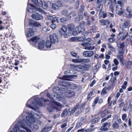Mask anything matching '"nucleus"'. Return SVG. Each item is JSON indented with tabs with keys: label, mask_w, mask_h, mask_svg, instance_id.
Returning <instances> with one entry per match:
<instances>
[{
	"label": "nucleus",
	"mask_w": 132,
	"mask_h": 132,
	"mask_svg": "<svg viewBox=\"0 0 132 132\" xmlns=\"http://www.w3.org/2000/svg\"><path fill=\"white\" fill-rule=\"evenodd\" d=\"M18 122L19 125L22 128L25 129L27 132H32L31 131L30 129L27 128V127H30L32 130H35L38 129V126L33 123L34 122L32 123L30 125L29 122L27 121L26 122L25 119L22 120L21 122Z\"/></svg>",
	"instance_id": "1"
},
{
	"label": "nucleus",
	"mask_w": 132,
	"mask_h": 132,
	"mask_svg": "<svg viewBox=\"0 0 132 132\" xmlns=\"http://www.w3.org/2000/svg\"><path fill=\"white\" fill-rule=\"evenodd\" d=\"M34 103L31 102V103L29 105L28 103H26V106L28 107L31 109H34L35 108L38 109V105L40 106H44V105L43 103V101H44V104L45 105V102L47 101V100H45L44 98H42L41 99H39L37 97H35L34 99Z\"/></svg>",
	"instance_id": "2"
},
{
	"label": "nucleus",
	"mask_w": 132,
	"mask_h": 132,
	"mask_svg": "<svg viewBox=\"0 0 132 132\" xmlns=\"http://www.w3.org/2000/svg\"><path fill=\"white\" fill-rule=\"evenodd\" d=\"M24 112H25L29 116H28L26 117L27 121L29 122L30 125L32 123L34 122L35 121L34 118L37 119H40V117L38 114L36 113H34L33 112H29L28 111H26L24 110Z\"/></svg>",
	"instance_id": "3"
},
{
	"label": "nucleus",
	"mask_w": 132,
	"mask_h": 132,
	"mask_svg": "<svg viewBox=\"0 0 132 132\" xmlns=\"http://www.w3.org/2000/svg\"><path fill=\"white\" fill-rule=\"evenodd\" d=\"M116 6V12L117 14L119 15L122 14L123 11L122 9L123 4L124 3L123 0H113Z\"/></svg>",
	"instance_id": "4"
},
{
	"label": "nucleus",
	"mask_w": 132,
	"mask_h": 132,
	"mask_svg": "<svg viewBox=\"0 0 132 132\" xmlns=\"http://www.w3.org/2000/svg\"><path fill=\"white\" fill-rule=\"evenodd\" d=\"M61 79L62 80L59 82V84L60 85L59 87H54L53 89V91L54 92L60 94H62L63 93V91H65L67 88L65 86L62 84L63 83V80H64L62 78H61Z\"/></svg>",
	"instance_id": "5"
},
{
	"label": "nucleus",
	"mask_w": 132,
	"mask_h": 132,
	"mask_svg": "<svg viewBox=\"0 0 132 132\" xmlns=\"http://www.w3.org/2000/svg\"><path fill=\"white\" fill-rule=\"evenodd\" d=\"M54 92L56 93V96H55V95H52L51 96L49 93H47V96L51 100L53 99V100H54L55 99L58 101L61 102L64 104L66 103V101L65 99L63 97L62 95H61V94H59L57 93Z\"/></svg>",
	"instance_id": "6"
},
{
	"label": "nucleus",
	"mask_w": 132,
	"mask_h": 132,
	"mask_svg": "<svg viewBox=\"0 0 132 132\" xmlns=\"http://www.w3.org/2000/svg\"><path fill=\"white\" fill-rule=\"evenodd\" d=\"M27 10L30 13L36 12L39 11L44 14L45 13V12L41 9L38 8H36L33 5L31 4H28Z\"/></svg>",
	"instance_id": "7"
},
{
	"label": "nucleus",
	"mask_w": 132,
	"mask_h": 132,
	"mask_svg": "<svg viewBox=\"0 0 132 132\" xmlns=\"http://www.w3.org/2000/svg\"><path fill=\"white\" fill-rule=\"evenodd\" d=\"M52 107L54 110H55L56 112L61 110L62 105L60 103L53 100L52 101Z\"/></svg>",
	"instance_id": "8"
},
{
	"label": "nucleus",
	"mask_w": 132,
	"mask_h": 132,
	"mask_svg": "<svg viewBox=\"0 0 132 132\" xmlns=\"http://www.w3.org/2000/svg\"><path fill=\"white\" fill-rule=\"evenodd\" d=\"M67 27L65 26H62L61 29L59 30L60 33L64 38H66L68 36L67 34Z\"/></svg>",
	"instance_id": "9"
},
{
	"label": "nucleus",
	"mask_w": 132,
	"mask_h": 132,
	"mask_svg": "<svg viewBox=\"0 0 132 132\" xmlns=\"http://www.w3.org/2000/svg\"><path fill=\"white\" fill-rule=\"evenodd\" d=\"M85 30V28L83 27L79 26L76 28L74 31L75 34L77 35L80 32H83Z\"/></svg>",
	"instance_id": "10"
},
{
	"label": "nucleus",
	"mask_w": 132,
	"mask_h": 132,
	"mask_svg": "<svg viewBox=\"0 0 132 132\" xmlns=\"http://www.w3.org/2000/svg\"><path fill=\"white\" fill-rule=\"evenodd\" d=\"M75 94V93L73 90H69L64 93V95L66 97H70L74 96Z\"/></svg>",
	"instance_id": "11"
},
{
	"label": "nucleus",
	"mask_w": 132,
	"mask_h": 132,
	"mask_svg": "<svg viewBox=\"0 0 132 132\" xmlns=\"http://www.w3.org/2000/svg\"><path fill=\"white\" fill-rule=\"evenodd\" d=\"M50 40L52 43L54 44L55 42L57 43L58 40L56 34L54 33L52 35H50Z\"/></svg>",
	"instance_id": "12"
},
{
	"label": "nucleus",
	"mask_w": 132,
	"mask_h": 132,
	"mask_svg": "<svg viewBox=\"0 0 132 132\" xmlns=\"http://www.w3.org/2000/svg\"><path fill=\"white\" fill-rule=\"evenodd\" d=\"M94 54L93 51L92 50L86 51L83 53V55L85 57H90L92 56Z\"/></svg>",
	"instance_id": "13"
},
{
	"label": "nucleus",
	"mask_w": 132,
	"mask_h": 132,
	"mask_svg": "<svg viewBox=\"0 0 132 132\" xmlns=\"http://www.w3.org/2000/svg\"><path fill=\"white\" fill-rule=\"evenodd\" d=\"M66 85L68 88H70L72 89H76L78 87L77 85L73 84L72 82H68L66 83Z\"/></svg>",
	"instance_id": "14"
},
{
	"label": "nucleus",
	"mask_w": 132,
	"mask_h": 132,
	"mask_svg": "<svg viewBox=\"0 0 132 132\" xmlns=\"http://www.w3.org/2000/svg\"><path fill=\"white\" fill-rule=\"evenodd\" d=\"M110 126V123L106 122L103 124V125L101 128V130H102L106 131Z\"/></svg>",
	"instance_id": "15"
},
{
	"label": "nucleus",
	"mask_w": 132,
	"mask_h": 132,
	"mask_svg": "<svg viewBox=\"0 0 132 132\" xmlns=\"http://www.w3.org/2000/svg\"><path fill=\"white\" fill-rule=\"evenodd\" d=\"M40 40V38L38 36H36L32 37L30 39V42L34 44H37Z\"/></svg>",
	"instance_id": "16"
},
{
	"label": "nucleus",
	"mask_w": 132,
	"mask_h": 132,
	"mask_svg": "<svg viewBox=\"0 0 132 132\" xmlns=\"http://www.w3.org/2000/svg\"><path fill=\"white\" fill-rule=\"evenodd\" d=\"M32 18L37 20H40L43 18V17L40 14L37 13L36 14H32L31 15Z\"/></svg>",
	"instance_id": "17"
},
{
	"label": "nucleus",
	"mask_w": 132,
	"mask_h": 132,
	"mask_svg": "<svg viewBox=\"0 0 132 132\" xmlns=\"http://www.w3.org/2000/svg\"><path fill=\"white\" fill-rule=\"evenodd\" d=\"M34 34V31L32 28H29L27 29V32L26 33L27 37H30L33 35Z\"/></svg>",
	"instance_id": "18"
},
{
	"label": "nucleus",
	"mask_w": 132,
	"mask_h": 132,
	"mask_svg": "<svg viewBox=\"0 0 132 132\" xmlns=\"http://www.w3.org/2000/svg\"><path fill=\"white\" fill-rule=\"evenodd\" d=\"M123 14L124 15L128 18H130L132 17V13L131 11H125Z\"/></svg>",
	"instance_id": "19"
},
{
	"label": "nucleus",
	"mask_w": 132,
	"mask_h": 132,
	"mask_svg": "<svg viewBox=\"0 0 132 132\" xmlns=\"http://www.w3.org/2000/svg\"><path fill=\"white\" fill-rule=\"evenodd\" d=\"M45 42L44 40H42L39 42L38 45V49L41 50L44 47Z\"/></svg>",
	"instance_id": "20"
},
{
	"label": "nucleus",
	"mask_w": 132,
	"mask_h": 132,
	"mask_svg": "<svg viewBox=\"0 0 132 132\" xmlns=\"http://www.w3.org/2000/svg\"><path fill=\"white\" fill-rule=\"evenodd\" d=\"M13 130L15 132H26L23 130H20L18 127V125L17 124L15 125Z\"/></svg>",
	"instance_id": "21"
},
{
	"label": "nucleus",
	"mask_w": 132,
	"mask_h": 132,
	"mask_svg": "<svg viewBox=\"0 0 132 132\" xmlns=\"http://www.w3.org/2000/svg\"><path fill=\"white\" fill-rule=\"evenodd\" d=\"M99 21L101 22V25L102 26L105 25L106 24H109L110 23V21L108 20H100Z\"/></svg>",
	"instance_id": "22"
},
{
	"label": "nucleus",
	"mask_w": 132,
	"mask_h": 132,
	"mask_svg": "<svg viewBox=\"0 0 132 132\" xmlns=\"http://www.w3.org/2000/svg\"><path fill=\"white\" fill-rule=\"evenodd\" d=\"M75 69L79 71H82L84 69V67L82 65H76L74 67Z\"/></svg>",
	"instance_id": "23"
},
{
	"label": "nucleus",
	"mask_w": 132,
	"mask_h": 132,
	"mask_svg": "<svg viewBox=\"0 0 132 132\" xmlns=\"http://www.w3.org/2000/svg\"><path fill=\"white\" fill-rule=\"evenodd\" d=\"M32 2L34 3L40 7L42 5L43 2L41 0H37L36 1V0H32Z\"/></svg>",
	"instance_id": "24"
},
{
	"label": "nucleus",
	"mask_w": 132,
	"mask_h": 132,
	"mask_svg": "<svg viewBox=\"0 0 132 132\" xmlns=\"http://www.w3.org/2000/svg\"><path fill=\"white\" fill-rule=\"evenodd\" d=\"M79 62H81L82 63H87L90 61V60L88 59H79Z\"/></svg>",
	"instance_id": "25"
},
{
	"label": "nucleus",
	"mask_w": 132,
	"mask_h": 132,
	"mask_svg": "<svg viewBox=\"0 0 132 132\" xmlns=\"http://www.w3.org/2000/svg\"><path fill=\"white\" fill-rule=\"evenodd\" d=\"M116 7L115 4L112 3L110 5L109 7V10L111 12H113L114 7Z\"/></svg>",
	"instance_id": "26"
},
{
	"label": "nucleus",
	"mask_w": 132,
	"mask_h": 132,
	"mask_svg": "<svg viewBox=\"0 0 132 132\" xmlns=\"http://www.w3.org/2000/svg\"><path fill=\"white\" fill-rule=\"evenodd\" d=\"M99 15L100 17L102 16L103 18H105L107 16V13H106L104 12L103 11H101L99 13Z\"/></svg>",
	"instance_id": "27"
},
{
	"label": "nucleus",
	"mask_w": 132,
	"mask_h": 132,
	"mask_svg": "<svg viewBox=\"0 0 132 132\" xmlns=\"http://www.w3.org/2000/svg\"><path fill=\"white\" fill-rule=\"evenodd\" d=\"M129 25V22L127 21H126L123 23L122 25L120 26V27H122L123 28H126Z\"/></svg>",
	"instance_id": "28"
},
{
	"label": "nucleus",
	"mask_w": 132,
	"mask_h": 132,
	"mask_svg": "<svg viewBox=\"0 0 132 132\" xmlns=\"http://www.w3.org/2000/svg\"><path fill=\"white\" fill-rule=\"evenodd\" d=\"M51 42H50L49 40H47L46 42L45 46L46 48H50L51 45Z\"/></svg>",
	"instance_id": "29"
},
{
	"label": "nucleus",
	"mask_w": 132,
	"mask_h": 132,
	"mask_svg": "<svg viewBox=\"0 0 132 132\" xmlns=\"http://www.w3.org/2000/svg\"><path fill=\"white\" fill-rule=\"evenodd\" d=\"M117 58L119 60L120 62L121 63V64H123V62L124 61L123 56L121 55H117Z\"/></svg>",
	"instance_id": "30"
},
{
	"label": "nucleus",
	"mask_w": 132,
	"mask_h": 132,
	"mask_svg": "<svg viewBox=\"0 0 132 132\" xmlns=\"http://www.w3.org/2000/svg\"><path fill=\"white\" fill-rule=\"evenodd\" d=\"M94 48V46L92 45L89 43V45L87 46V47L85 48V49L87 50H92Z\"/></svg>",
	"instance_id": "31"
},
{
	"label": "nucleus",
	"mask_w": 132,
	"mask_h": 132,
	"mask_svg": "<svg viewBox=\"0 0 132 132\" xmlns=\"http://www.w3.org/2000/svg\"><path fill=\"white\" fill-rule=\"evenodd\" d=\"M99 99V97H97L95 99L94 101V104L92 105V107H93V109H94L95 108V105L98 103Z\"/></svg>",
	"instance_id": "32"
},
{
	"label": "nucleus",
	"mask_w": 132,
	"mask_h": 132,
	"mask_svg": "<svg viewBox=\"0 0 132 132\" xmlns=\"http://www.w3.org/2000/svg\"><path fill=\"white\" fill-rule=\"evenodd\" d=\"M108 111L107 110H105L102 113L101 116L103 117L106 116L108 114Z\"/></svg>",
	"instance_id": "33"
},
{
	"label": "nucleus",
	"mask_w": 132,
	"mask_h": 132,
	"mask_svg": "<svg viewBox=\"0 0 132 132\" xmlns=\"http://www.w3.org/2000/svg\"><path fill=\"white\" fill-rule=\"evenodd\" d=\"M68 27L69 29L72 31L73 29L75 26L73 24L71 23L69 24L68 25Z\"/></svg>",
	"instance_id": "34"
},
{
	"label": "nucleus",
	"mask_w": 132,
	"mask_h": 132,
	"mask_svg": "<svg viewBox=\"0 0 132 132\" xmlns=\"http://www.w3.org/2000/svg\"><path fill=\"white\" fill-rule=\"evenodd\" d=\"M117 44L118 47L122 49L124 48L125 46L124 43H122L121 44H120L118 43H117Z\"/></svg>",
	"instance_id": "35"
},
{
	"label": "nucleus",
	"mask_w": 132,
	"mask_h": 132,
	"mask_svg": "<svg viewBox=\"0 0 132 132\" xmlns=\"http://www.w3.org/2000/svg\"><path fill=\"white\" fill-rule=\"evenodd\" d=\"M52 8L54 10H58L59 7L56 4L54 3L52 4Z\"/></svg>",
	"instance_id": "36"
},
{
	"label": "nucleus",
	"mask_w": 132,
	"mask_h": 132,
	"mask_svg": "<svg viewBox=\"0 0 132 132\" xmlns=\"http://www.w3.org/2000/svg\"><path fill=\"white\" fill-rule=\"evenodd\" d=\"M93 125H92L90 126V127L89 128L87 129V130L88 132L93 131L95 130V128L93 127Z\"/></svg>",
	"instance_id": "37"
},
{
	"label": "nucleus",
	"mask_w": 132,
	"mask_h": 132,
	"mask_svg": "<svg viewBox=\"0 0 132 132\" xmlns=\"http://www.w3.org/2000/svg\"><path fill=\"white\" fill-rule=\"evenodd\" d=\"M68 113V110L67 109L64 110L63 112L62 113L61 115L62 117H63L67 115Z\"/></svg>",
	"instance_id": "38"
},
{
	"label": "nucleus",
	"mask_w": 132,
	"mask_h": 132,
	"mask_svg": "<svg viewBox=\"0 0 132 132\" xmlns=\"http://www.w3.org/2000/svg\"><path fill=\"white\" fill-rule=\"evenodd\" d=\"M101 5H98V6L96 8V10L98 11H101V10L102 9V7H101Z\"/></svg>",
	"instance_id": "39"
},
{
	"label": "nucleus",
	"mask_w": 132,
	"mask_h": 132,
	"mask_svg": "<svg viewBox=\"0 0 132 132\" xmlns=\"http://www.w3.org/2000/svg\"><path fill=\"white\" fill-rule=\"evenodd\" d=\"M87 22L86 23V25L88 26H90L91 24L93 25V22H92L90 20H89L88 19H87Z\"/></svg>",
	"instance_id": "40"
},
{
	"label": "nucleus",
	"mask_w": 132,
	"mask_h": 132,
	"mask_svg": "<svg viewBox=\"0 0 132 132\" xmlns=\"http://www.w3.org/2000/svg\"><path fill=\"white\" fill-rule=\"evenodd\" d=\"M44 9H46L48 6L47 4L45 2H43L42 5L41 6Z\"/></svg>",
	"instance_id": "41"
},
{
	"label": "nucleus",
	"mask_w": 132,
	"mask_h": 132,
	"mask_svg": "<svg viewBox=\"0 0 132 132\" xmlns=\"http://www.w3.org/2000/svg\"><path fill=\"white\" fill-rule=\"evenodd\" d=\"M120 32L119 33V35H120L122 34L123 35L125 34V33H126V30L125 29H123L122 28H121L120 29Z\"/></svg>",
	"instance_id": "42"
},
{
	"label": "nucleus",
	"mask_w": 132,
	"mask_h": 132,
	"mask_svg": "<svg viewBox=\"0 0 132 132\" xmlns=\"http://www.w3.org/2000/svg\"><path fill=\"white\" fill-rule=\"evenodd\" d=\"M76 109V108H74L72 109L70 108L69 109L68 112H71V113L73 114L75 111Z\"/></svg>",
	"instance_id": "43"
},
{
	"label": "nucleus",
	"mask_w": 132,
	"mask_h": 132,
	"mask_svg": "<svg viewBox=\"0 0 132 132\" xmlns=\"http://www.w3.org/2000/svg\"><path fill=\"white\" fill-rule=\"evenodd\" d=\"M108 47L112 51H114L115 50V48L113 47L111 44L109 43H108Z\"/></svg>",
	"instance_id": "44"
},
{
	"label": "nucleus",
	"mask_w": 132,
	"mask_h": 132,
	"mask_svg": "<svg viewBox=\"0 0 132 132\" xmlns=\"http://www.w3.org/2000/svg\"><path fill=\"white\" fill-rule=\"evenodd\" d=\"M60 21L62 23H64L67 21V19L66 18L62 17L60 19Z\"/></svg>",
	"instance_id": "45"
},
{
	"label": "nucleus",
	"mask_w": 132,
	"mask_h": 132,
	"mask_svg": "<svg viewBox=\"0 0 132 132\" xmlns=\"http://www.w3.org/2000/svg\"><path fill=\"white\" fill-rule=\"evenodd\" d=\"M106 88L105 87H104L102 91L101 92V94L102 95H104L106 93Z\"/></svg>",
	"instance_id": "46"
},
{
	"label": "nucleus",
	"mask_w": 132,
	"mask_h": 132,
	"mask_svg": "<svg viewBox=\"0 0 132 132\" xmlns=\"http://www.w3.org/2000/svg\"><path fill=\"white\" fill-rule=\"evenodd\" d=\"M82 123L81 122H77L76 125V128H78L81 125Z\"/></svg>",
	"instance_id": "47"
},
{
	"label": "nucleus",
	"mask_w": 132,
	"mask_h": 132,
	"mask_svg": "<svg viewBox=\"0 0 132 132\" xmlns=\"http://www.w3.org/2000/svg\"><path fill=\"white\" fill-rule=\"evenodd\" d=\"M127 117V115L126 114H124L122 116V119L123 120L127 121L126 117Z\"/></svg>",
	"instance_id": "48"
},
{
	"label": "nucleus",
	"mask_w": 132,
	"mask_h": 132,
	"mask_svg": "<svg viewBox=\"0 0 132 132\" xmlns=\"http://www.w3.org/2000/svg\"><path fill=\"white\" fill-rule=\"evenodd\" d=\"M75 14V12H71L70 13V14L68 15V19H71V16L70 15H71L73 14V16H75V15H76V14Z\"/></svg>",
	"instance_id": "49"
},
{
	"label": "nucleus",
	"mask_w": 132,
	"mask_h": 132,
	"mask_svg": "<svg viewBox=\"0 0 132 132\" xmlns=\"http://www.w3.org/2000/svg\"><path fill=\"white\" fill-rule=\"evenodd\" d=\"M102 0H97L96 3L98 5H101L102 4Z\"/></svg>",
	"instance_id": "50"
},
{
	"label": "nucleus",
	"mask_w": 132,
	"mask_h": 132,
	"mask_svg": "<svg viewBox=\"0 0 132 132\" xmlns=\"http://www.w3.org/2000/svg\"><path fill=\"white\" fill-rule=\"evenodd\" d=\"M115 39L114 37H111L108 38V41L110 43H113L115 40Z\"/></svg>",
	"instance_id": "51"
},
{
	"label": "nucleus",
	"mask_w": 132,
	"mask_h": 132,
	"mask_svg": "<svg viewBox=\"0 0 132 132\" xmlns=\"http://www.w3.org/2000/svg\"><path fill=\"white\" fill-rule=\"evenodd\" d=\"M63 79L64 80H68L70 78V77L68 76H64L62 77Z\"/></svg>",
	"instance_id": "52"
},
{
	"label": "nucleus",
	"mask_w": 132,
	"mask_h": 132,
	"mask_svg": "<svg viewBox=\"0 0 132 132\" xmlns=\"http://www.w3.org/2000/svg\"><path fill=\"white\" fill-rule=\"evenodd\" d=\"M57 6L59 7L62 6V2L61 1H58L57 2Z\"/></svg>",
	"instance_id": "53"
},
{
	"label": "nucleus",
	"mask_w": 132,
	"mask_h": 132,
	"mask_svg": "<svg viewBox=\"0 0 132 132\" xmlns=\"http://www.w3.org/2000/svg\"><path fill=\"white\" fill-rule=\"evenodd\" d=\"M113 127L114 128L118 129L119 127L118 124L117 123H115L113 125Z\"/></svg>",
	"instance_id": "54"
},
{
	"label": "nucleus",
	"mask_w": 132,
	"mask_h": 132,
	"mask_svg": "<svg viewBox=\"0 0 132 132\" xmlns=\"http://www.w3.org/2000/svg\"><path fill=\"white\" fill-rule=\"evenodd\" d=\"M113 62L114 63V64L116 65H118L119 64V62L118 60L116 59H114Z\"/></svg>",
	"instance_id": "55"
},
{
	"label": "nucleus",
	"mask_w": 132,
	"mask_h": 132,
	"mask_svg": "<svg viewBox=\"0 0 132 132\" xmlns=\"http://www.w3.org/2000/svg\"><path fill=\"white\" fill-rule=\"evenodd\" d=\"M33 25L37 27H39L41 26L40 24L39 23L37 22L34 23Z\"/></svg>",
	"instance_id": "56"
},
{
	"label": "nucleus",
	"mask_w": 132,
	"mask_h": 132,
	"mask_svg": "<svg viewBox=\"0 0 132 132\" xmlns=\"http://www.w3.org/2000/svg\"><path fill=\"white\" fill-rule=\"evenodd\" d=\"M52 127L53 126L52 125L46 127L45 128H46L47 131L48 132L50 131Z\"/></svg>",
	"instance_id": "57"
},
{
	"label": "nucleus",
	"mask_w": 132,
	"mask_h": 132,
	"mask_svg": "<svg viewBox=\"0 0 132 132\" xmlns=\"http://www.w3.org/2000/svg\"><path fill=\"white\" fill-rule=\"evenodd\" d=\"M52 101H51V107L50 108H47V110L49 112H51L52 111V110H54V109H53L52 108Z\"/></svg>",
	"instance_id": "58"
},
{
	"label": "nucleus",
	"mask_w": 132,
	"mask_h": 132,
	"mask_svg": "<svg viewBox=\"0 0 132 132\" xmlns=\"http://www.w3.org/2000/svg\"><path fill=\"white\" fill-rule=\"evenodd\" d=\"M127 84V81H125L122 86V88H123V89H125L126 88Z\"/></svg>",
	"instance_id": "59"
},
{
	"label": "nucleus",
	"mask_w": 132,
	"mask_h": 132,
	"mask_svg": "<svg viewBox=\"0 0 132 132\" xmlns=\"http://www.w3.org/2000/svg\"><path fill=\"white\" fill-rule=\"evenodd\" d=\"M70 53L71 55L74 57H76L77 55V53L73 51H71L70 52Z\"/></svg>",
	"instance_id": "60"
},
{
	"label": "nucleus",
	"mask_w": 132,
	"mask_h": 132,
	"mask_svg": "<svg viewBox=\"0 0 132 132\" xmlns=\"http://www.w3.org/2000/svg\"><path fill=\"white\" fill-rule=\"evenodd\" d=\"M93 92L92 91L91 92L88 94L87 97V99L88 100H89L90 97L93 95Z\"/></svg>",
	"instance_id": "61"
},
{
	"label": "nucleus",
	"mask_w": 132,
	"mask_h": 132,
	"mask_svg": "<svg viewBox=\"0 0 132 132\" xmlns=\"http://www.w3.org/2000/svg\"><path fill=\"white\" fill-rule=\"evenodd\" d=\"M98 118H95L93 119L92 121V123H94L96 122H97L98 121Z\"/></svg>",
	"instance_id": "62"
},
{
	"label": "nucleus",
	"mask_w": 132,
	"mask_h": 132,
	"mask_svg": "<svg viewBox=\"0 0 132 132\" xmlns=\"http://www.w3.org/2000/svg\"><path fill=\"white\" fill-rule=\"evenodd\" d=\"M124 53V52L123 51H119L118 53V55H121L123 56Z\"/></svg>",
	"instance_id": "63"
},
{
	"label": "nucleus",
	"mask_w": 132,
	"mask_h": 132,
	"mask_svg": "<svg viewBox=\"0 0 132 132\" xmlns=\"http://www.w3.org/2000/svg\"><path fill=\"white\" fill-rule=\"evenodd\" d=\"M88 132L87 129L85 130L84 129H79L78 130L77 132Z\"/></svg>",
	"instance_id": "64"
}]
</instances>
